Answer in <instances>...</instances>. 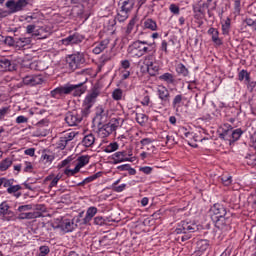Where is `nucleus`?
<instances>
[{
  "instance_id": "obj_51",
  "label": "nucleus",
  "mask_w": 256,
  "mask_h": 256,
  "mask_svg": "<svg viewBox=\"0 0 256 256\" xmlns=\"http://www.w3.org/2000/svg\"><path fill=\"white\" fill-rule=\"evenodd\" d=\"M245 85H247V89L250 90V93H253V89L256 88V81H251V78H249V80L246 81Z\"/></svg>"
},
{
  "instance_id": "obj_2",
  "label": "nucleus",
  "mask_w": 256,
  "mask_h": 256,
  "mask_svg": "<svg viewBox=\"0 0 256 256\" xmlns=\"http://www.w3.org/2000/svg\"><path fill=\"white\" fill-rule=\"evenodd\" d=\"M196 231H199V226H197L195 222L181 221L174 233L176 235H182L178 236L177 241H182V243H185V241H189L191 233H195Z\"/></svg>"
},
{
  "instance_id": "obj_33",
  "label": "nucleus",
  "mask_w": 256,
  "mask_h": 256,
  "mask_svg": "<svg viewBox=\"0 0 256 256\" xmlns=\"http://www.w3.org/2000/svg\"><path fill=\"white\" fill-rule=\"evenodd\" d=\"M148 120H149V118L147 117V115H145L143 113H136V121L142 127L145 126V123H147Z\"/></svg>"
},
{
  "instance_id": "obj_63",
  "label": "nucleus",
  "mask_w": 256,
  "mask_h": 256,
  "mask_svg": "<svg viewBox=\"0 0 256 256\" xmlns=\"http://www.w3.org/2000/svg\"><path fill=\"white\" fill-rule=\"evenodd\" d=\"M140 171H142V173H145V175H149L151 174V171H153V168L149 166H145V167H141Z\"/></svg>"
},
{
  "instance_id": "obj_25",
  "label": "nucleus",
  "mask_w": 256,
  "mask_h": 256,
  "mask_svg": "<svg viewBox=\"0 0 256 256\" xmlns=\"http://www.w3.org/2000/svg\"><path fill=\"white\" fill-rule=\"evenodd\" d=\"M103 175V172H97L96 174L85 178L82 182L78 183V187H83V185H87V183H91L95 181V179H99Z\"/></svg>"
},
{
  "instance_id": "obj_17",
  "label": "nucleus",
  "mask_w": 256,
  "mask_h": 256,
  "mask_svg": "<svg viewBox=\"0 0 256 256\" xmlns=\"http://www.w3.org/2000/svg\"><path fill=\"white\" fill-rule=\"evenodd\" d=\"M77 227V224L73 220L70 219H65L62 221L60 224V229L64 231V233H71Z\"/></svg>"
},
{
  "instance_id": "obj_53",
  "label": "nucleus",
  "mask_w": 256,
  "mask_h": 256,
  "mask_svg": "<svg viewBox=\"0 0 256 256\" xmlns=\"http://www.w3.org/2000/svg\"><path fill=\"white\" fill-rule=\"evenodd\" d=\"M94 225H105V218L103 216H98L94 218Z\"/></svg>"
},
{
  "instance_id": "obj_14",
  "label": "nucleus",
  "mask_w": 256,
  "mask_h": 256,
  "mask_svg": "<svg viewBox=\"0 0 256 256\" xmlns=\"http://www.w3.org/2000/svg\"><path fill=\"white\" fill-rule=\"evenodd\" d=\"M110 40L109 38H106L100 42H96L93 45V53L94 55H100V53H103L109 47Z\"/></svg>"
},
{
  "instance_id": "obj_44",
  "label": "nucleus",
  "mask_w": 256,
  "mask_h": 256,
  "mask_svg": "<svg viewBox=\"0 0 256 256\" xmlns=\"http://www.w3.org/2000/svg\"><path fill=\"white\" fill-rule=\"evenodd\" d=\"M135 23H136L135 18H132L126 28L127 35H131V32L133 31V28L135 27Z\"/></svg>"
},
{
  "instance_id": "obj_30",
  "label": "nucleus",
  "mask_w": 256,
  "mask_h": 256,
  "mask_svg": "<svg viewBox=\"0 0 256 256\" xmlns=\"http://www.w3.org/2000/svg\"><path fill=\"white\" fill-rule=\"evenodd\" d=\"M11 165H13V160H11V158L2 160L0 163V171H7Z\"/></svg>"
},
{
  "instance_id": "obj_61",
  "label": "nucleus",
  "mask_w": 256,
  "mask_h": 256,
  "mask_svg": "<svg viewBox=\"0 0 256 256\" xmlns=\"http://www.w3.org/2000/svg\"><path fill=\"white\" fill-rule=\"evenodd\" d=\"M37 26H35L34 24H30L26 27V33H28V35H31V33H35V29Z\"/></svg>"
},
{
  "instance_id": "obj_50",
  "label": "nucleus",
  "mask_w": 256,
  "mask_h": 256,
  "mask_svg": "<svg viewBox=\"0 0 256 256\" xmlns=\"http://www.w3.org/2000/svg\"><path fill=\"white\" fill-rule=\"evenodd\" d=\"M17 191H21V185H12L11 187L7 188V193L12 195V193H17Z\"/></svg>"
},
{
  "instance_id": "obj_36",
  "label": "nucleus",
  "mask_w": 256,
  "mask_h": 256,
  "mask_svg": "<svg viewBox=\"0 0 256 256\" xmlns=\"http://www.w3.org/2000/svg\"><path fill=\"white\" fill-rule=\"evenodd\" d=\"M112 98L114 101H121L123 99V90L117 88L112 92Z\"/></svg>"
},
{
  "instance_id": "obj_27",
  "label": "nucleus",
  "mask_w": 256,
  "mask_h": 256,
  "mask_svg": "<svg viewBox=\"0 0 256 256\" xmlns=\"http://www.w3.org/2000/svg\"><path fill=\"white\" fill-rule=\"evenodd\" d=\"M144 28L150 31H157V22L151 18L144 21Z\"/></svg>"
},
{
  "instance_id": "obj_23",
  "label": "nucleus",
  "mask_w": 256,
  "mask_h": 256,
  "mask_svg": "<svg viewBox=\"0 0 256 256\" xmlns=\"http://www.w3.org/2000/svg\"><path fill=\"white\" fill-rule=\"evenodd\" d=\"M82 145L84 147H92L93 145H95V135L91 133L85 135L82 140Z\"/></svg>"
},
{
  "instance_id": "obj_32",
  "label": "nucleus",
  "mask_w": 256,
  "mask_h": 256,
  "mask_svg": "<svg viewBox=\"0 0 256 256\" xmlns=\"http://www.w3.org/2000/svg\"><path fill=\"white\" fill-rule=\"evenodd\" d=\"M161 81H165L166 83L173 84L175 83V77L171 73H164L159 77Z\"/></svg>"
},
{
  "instance_id": "obj_56",
  "label": "nucleus",
  "mask_w": 256,
  "mask_h": 256,
  "mask_svg": "<svg viewBox=\"0 0 256 256\" xmlns=\"http://www.w3.org/2000/svg\"><path fill=\"white\" fill-rule=\"evenodd\" d=\"M23 83L24 85H30V87H32V83H33V76H26L23 78Z\"/></svg>"
},
{
  "instance_id": "obj_40",
  "label": "nucleus",
  "mask_w": 256,
  "mask_h": 256,
  "mask_svg": "<svg viewBox=\"0 0 256 256\" xmlns=\"http://www.w3.org/2000/svg\"><path fill=\"white\" fill-rule=\"evenodd\" d=\"M69 144V142L66 140V138L64 136L60 137L59 141H58V149H61V151H63L65 149V147H67V145Z\"/></svg>"
},
{
  "instance_id": "obj_37",
  "label": "nucleus",
  "mask_w": 256,
  "mask_h": 256,
  "mask_svg": "<svg viewBox=\"0 0 256 256\" xmlns=\"http://www.w3.org/2000/svg\"><path fill=\"white\" fill-rule=\"evenodd\" d=\"M231 29V19H227L224 24H222V33L223 35H229Z\"/></svg>"
},
{
  "instance_id": "obj_6",
  "label": "nucleus",
  "mask_w": 256,
  "mask_h": 256,
  "mask_svg": "<svg viewBox=\"0 0 256 256\" xmlns=\"http://www.w3.org/2000/svg\"><path fill=\"white\" fill-rule=\"evenodd\" d=\"M121 125H123L121 118H112L109 123L104 124L99 129V135L102 137H109V135H111V133H115V131H117L118 127H121Z\"/></svg>"
},
{
  "instance_id": "obj_1",
  "label": "nucleus",
  "mask_w": 256,
  "mask_h": 256,
  "mask_svg": "<svg viewBox=\"0 0 256 256\" xmlns=\"http://www.w3.org/2000/svg\"><path fill=\"white\" fill-rule=\"evenodd\" d=\"M88 80V77H84V79L78 84H66L64 86L57 87L51 91V97L59 99L62 95H71V93L74 97H81V95L87 91V87L84 85Z\"/></svg>"
},
{
  "instance_id": "obj_21",
  "label": "nucleus",
  "mask_w": 256,
  "mask_h": 256,
  "mask_svg": "<svg viewBox=\"0 0 256 256\" xmlns=\"http://www.w3.org/2000/svg\"><path fill=\"white\" fill-rule=\"evenodd\" d=\"M184 100H185V96H183V94H177L172 100L173 109H175L176 111H179V107L183 105Z\"/></svg>"
},
{
  "instance_id": "obj_38",
  "label": "nucleus",
  "mask_w": 256,
  "mask_h": 256,
  "mask_svg": "<svg viewBox=\"0 0 256 256\" xmlns=\"http://www.w3.org/2000/svg\"><path fill=\"white\" fill-rule=\"evenodd\" d=\"M221 181L225 187H229V185H231V183H233V177H231L229 175H222Z\"/></svg>"
},
{
  "instance_id": "obj_54",
  "label": "nucleus",
  "mask_w": 256,
  "mask_h": 256,
  "mask_svg": "<svg viewBox=\"0 0 256 256\" xmlns=\"http://www.w3.org/2000/svg\"><path fill=\"white\" fill-rule=\"evenodd\" d=\"M241 135H243V131H241V129H236L232 132V138L237 141V139H239V137H241Z\"/></svg>"
},
{
  "instance_id": "obj_13",
  "label": "nucleus",
  "mask_w": 256,
  "mask_h": 256,
  "mask_svg": "<svg viewBox=\"0 0 256 256\" xmlns=\"http://www.w3.org/2000/svg\"><path fill=\"white\" fill-rule=\"evenodd\" d=\"M84 39L83 35L75 33L62 39V44L66 47H68V45H79V43H82Z\"/></svg>"
},
{
  "instance_id": "obj_11",
  "label": "nucleus",
  "mask_w": 256,
  "mask_h": 256,
  "mask_svg": "<svg viewBox=\"0 0 256 256\" xmlns=\"http://www.w3.org/2000/svg\"><path fill=\"white\" fill-rule=\"evenodd\" d=\"M157 95L164 107L171 103V94L165 86H158Z\"/></svg>"
},
{
  "instance_id": "obj_26",
  "label": "nucleus",
  "mask_w": 256,
  "mask_h": 256,
  "mask_svg": "<svg viewBox=\"0 0 256 256\" xmlns=\"http://www.w3.org/2000/svg\"><path fill=\"white\" fill-rule=\"evenodd\" d=\"M193 11L195 13V19H203L205 17V9L201 5L197 4L193 6Z\"/></svg>"
},
{
  "instance_id": "obj_35",
  "label": "nucleus",
  "mask_w": 256,
  "mask_h": 256,
  "mask_svg": "<svg viewBox=\"0 0 256 256\" xmlns=\"http://www.w3.org/2000/svg\"><path fill=\"white\" fill-rule=\"evenodd\" d=\"M119 149V144L117 142H112L108 146L105 147L104 152L105 153H114V151H117Z\"/></svg>"
},
{
  "instance_id": "obj_55",
  "label": "nucleus",
  "mask_w": 256,
  "mask_h": 256,
  "mask_svg": "<svg viewBox=\"0 0 256 256\" xmlns=\"http://www.w3.org/2000/svg\"><path fill=\"white\" fill-rule=\"evenodd\" d=\"M169 10L174 15H179V6H177V4H171L170 7H169Z\"/></svg>"
},
{
  "instance_id": "obj_28",
  "label": "nucleus",
  "mask_w": 256,
  "mask_h": 256,
  "mask_svg": "<svg viewBox=\"0 0 256 256\" xmlns=\"http://www.w3.org/2000/svg\"><path fill=\"white\" fill-rule=\"evenodd\" d=\"M0 69H2V71H11V60L7 58L0 59Z\"/></svg>"
},
{
  "instance_id": "obj_29",
  "label": "nucleus",
  "mask_w": 256,
  "mask_h": 256,
  "mask_svg": "<svg viewBox=\"0 0 256 256\" xmlns=\"http://www.w3.org/2000/svg\"><path fill=\"white\" fill-rule=\"evenodd\" d=\"M176 72L178 73V75H182L183 77H187V75H189V69H187V67H185V65L181 63L177 64Z\"/></svg>"
},
{
  "instance_id": "obj_39",
  "label": "nucleus",
  "mask_w": 256,
  "mask_h": 256,
  "mask_svg": "<svg viewBox=\"0 0 256 256\" xmlns=\"http://www.w3.org/2000/svg\"><path fill=\"white\" fill-rule=\"evenodd\" d=\"M245 163L247 165H250L251 167H254L256 165V156L255 155H248L245 157Z\"/></svg>"
},
{
  "instance_id": "obj_59",
  "label": "nucleus",
  "mask_w": 256,
  "mask_h": 256,
  "mask_svg": "<svg viewBox=\"0 0 256 256\" xmlns=\"http://www.w3.org/2000/svg\"><path fill=\"white\" fill-rule=\"evenodd\" d=\"M141 103L144 107H148L149 103H151V98L149 97V95H145Z\"/></svg>"
},
{
  "instance_id": "obj_46",
  "label": "nucleus",
  "mask_w": 256,
  "mask_h": 256,
  "mask_svg": "<svg viewBox=\"0 0 256 256\" xmlns=\"http://www.w3.org/2000/svg\"><path fill=\"white\" fill-rule=\"evenodd\" d=\"M4 43L6 45H9V47L16 46L17 47V40H14L13 37L7 36L4 40Z\"/></svg>"
},
{
  "instance_id": "obj_24",
  "label": "nucleus",
  "mask_w": 256,
  "mask_h": 256,
  "mask_svg": "<svg viewBox=\"0 0 256 256\" xmlns=\"http://www.w3.org/2000/svg\"><path fill=\"white\" fill-rule=\"evenodd\" d=\"M31 37H21L16 39V47L19 49H23V47H27V45H31Z\"/></svg>"
},
{
  "instance_id": "obj_41",
  "label": "nucleus",
  "mask_w": 256,
  "mask_h": 256,
  "mask_svg": "<svg viewBox=\"0 0 256 256\" xmlns=\"http://www.w3.org/2000/svg\"><path fill=\"white\" fill-rule=\"evenodd\" d=\"M79 171H81V168L76 165L74 169H66L64 173L67 175V177H71L73 175H76V173H79Z\"/></svg>"
},
{
  "instance_id": "obj_4",
  "label": "nucleus",
  "mask_w": 256,
  "mask_h": 256,
  "mask_svg": "<svg viewBox=\"0 0 256 256\" xmlns=\"http://www.w3.org/2000/svg\"><path fill=\"white\" fill-rule=\"evenodd\" d=\"M99 95H101V90H99V88L94 87L91 89L90 93L86 96L83 102V115H89V113H91V107L95 105V102L97 101V97Z\"/></svg>"
},
{
  "instance_id": "obj_57",
  "label": "nucleus",
  "mask_w": 256,
  "mask_h": 256,
  "mask_svg": "<svg viewBox=\"0 0 256 256\" xmlns=\"http://www.w3.org/2000/svg\"><path fill=\"white\" fill-rule=\"evenodd\" d=\"M42 159H43V161H46V163H51V161H53V159H55V156L49 155V154H43Z\"/></svg>"
},
{
  "instance_id": "obj_42",
  "label": "nucleus",
  "mask_w": 256,
  "mask_h": 256,
  "mask_svg": "<svg viewBox=\"0 0 256 256\" xmlns=\"http://www.w3.org/2000/svg\"><path fill=\"white\" fill-rule=\"evenodd\" d=\"M43 83V77L41 75L32 76V87L35 85H41Z\"/></svg>"
},
{
  "instance_id": "obj_18",
  "label": "nucleus",
  "mask_w": 256,
  "mask_h": 256,
  "mask_svg": "<svg viewBox=\"0 0 256 256\" xmlns=\"http://www.w3.org/2000/svg\"><path fill=\"white\" fill-rule=\"evenodd\" d=\"M39 217H43V213L37 212H23L18 215V219L23 221L25 219H39Z\"/></svg>"
},
{
  "instance_id": "obj_31",
  "label": "nucleus",
  "mask_w": 256,
  "mask_h": 256,
  "mask_svg": "<svg viewBox=\"0 0 256 256\" xmlns=\"http://www.w3.org/2000/svg\"><path fill=\"white\" fill-rule=\"evenodd\" d=\"M251 78V74L247 72V70H241L238 73V81H244V83H247L249 79Z\"/></svg>"
},
{
  "instance_id": "obj_7",
  "label": "nucleus",
  "mask_w": 256,
  "mask_h": 256,
  "mask_svg": "<svg viewBox=\"0 0 256 256\" xmlns=\"http://www.w3.org/2000/svg\"><path fill=\"white\" fill-rule=\"evenodd\" d=\"M66 63L70 71H77L85 63V55L81 52H77L66 57Z\"/></svg>"
},
{
  "instance_id": "obj_47",
  "label": "nucleus",
  "mask_w": 256,
  "mask_h": 256,
  "mask_svg": "<svg viewBox=\"0 0 256 256\" xmlns=\"http://www.w3.org/2000/svg\"><path fill=\"white\" fill-rule=\"evenodd\" d=\"M61 174H58V175H56L53 179H52V181H51V183H50V185H49V188L50 189H53V187H57V183H59V181H61Z\"/></svg>"
},
{
  "instance_id": "obj_58",
  "label": "nucleus",
  "mask_w": 256,
  "mask_h": 256,
  "mask_svg": "<svg viewBox=\"0 0 256 256\" xmlns=\"http://www.w3.org/2000/svg\"><path fill=\"white\" fill-rule=\"evenodd\" d=\"M246 24L249 25V27H253L254 31H256V19L247 18Z\"/></svg>"
},
{
  "instance_id": "obj_45",
  "label": "nucleus",
  "mask_w": 256,
  "mask_h": 256,
  "mask_svg": "<svg viewBox=\"0 0 256 256\" xmlns=\"http://www.w3.org/2000/svg\"><path fill=\"white\" fill-rule=\"evenodd\" d=\"M31 209H33V205L26 204V205L19 206L17 211L18 213H25V211H31Z\"/></svg>"
},
{
  "instance_id": "obj_64",
  "label": "nucleus",
  "mask_w": 256,
  "mask_h": 256,
  "mask_svg": "<svg viewBox=\"0 0 256 256\" xmlns=\"http://www.w3.org/2000/svg\"><path fill=\"white\" fill-rule=\"evenodd\" d=\"M27 121H28V119L25 116H18L16 118V123H18V124L27 123Z\"/></svg>"
},
{
  "instance_id": "obj_9",
  "label": "nucleus",
  "mask_w": 256,
  "mask_h": 256,
  "mask_svg": "<svg viewBox=\"0 0 256 256\" xmlns=\"http://www.w3.org/2000/svg\"><path fill=\"white\" fill-rule=\"evenodd\" d=\"M82 111L83 109H81V111L68 112L65 117L67 125L70 127H77V125L83 121V117H87Z\"/></svg>"
},
{
  "instance_id": "obj_8",
  "label": "nucleus",
  "mask_w": 256,
  "mask_h": 256,
  "mask_svg": "<svg viewBox=\"0 0 256 256\" xmlns=\"http://www.w3.org/2000/svg\"><path fill=\"white\" fill-rule=\"evenodd\" d=\"M147 42L145 41H135L128 47V53L132 57H143L145 53H149V47L146 46Z\"/></svg>"
},
{
  "instance_id": "obj_60",
  "label": "nucleus",
  "mask_w": 256,
  "mask_h": 256,
  "mask_svg": "<svg viewBox=\"0 0 256 256\" xmlns=\"http://www.w3.org/2000/svg\"><path fill=\"white\" fill-rule=\"evenodd\" d=\"M121 67H122V69L127 70L131 67V62L129 60H122Z\"/></svg>"
},
{
  "instance_id": "obj_15",
  "label": "nucleus",
  "mask_w": 256,
  "mask_h": 256,
  "mask_svg": "<svg viewBox=\"0 0 256 256\" xmlns=\"http://www.w3.org/2000/svg\"><path fill=\"white\" fill-rule=\"evenodd\" d=\"M112 161L114 165H117L125 163V161H131V158L127 157V151H119L112 155Z\"/></svg>"
},
{
  "instance_id": "obj_19",
  "label": "nucleus",
  "mask_w": 256,
  "mask_h": 256,
  "mask_svg": "<svg viewBox=\"0 0 256 256\" xmlns=\"http://www.w3.org/2000/svg\"><path fill=\"white\" fill-rule=\"evenodd\" d=\"M203 133L201 131H198L194 134L190 133V132H186L184 135L185 137H192L194 139V141H196V143H203L204 141H210L209 138L207 137H203Z\"/></svg>"
},
{
  "instance_id": "obj_62",
  "label": "nucleus",
  "mask_w": 256,
  "mask_h": 256,
  "mask_svg": "<svg viewBox=\"0 0 256 256\" xmlns=\"http://www.w3.org/2000/svg\"><path fill=\"white\" fill-rule=\"evenodd\" d=\"M3 179V187H11L13 185V179L7 180V178H2Z\"/></svg>"
},
{
  "instance_id": "obj_48",
  "label": "nucleus",
  "mask_w": 256,
  "mask_h": 256,
  "mask_svg": "<svg viewBox=\"0 0 256 256\" xmlns=\"http://www.w3.org/2000/svg\"><path fill=\"white\" fill-rule=\"evenodd\" d=\"M7 211H9V204H7V202H2L0 204L1 215H7Z\"/></svg>"
},
{
  "instance_id": "obj_49",
  "label": "nucleus",
  "mask_w": 256,
  "mask_h": 256,
  "mask_svg": "<svg viewBox=\"0 0 256 256\" xmlns=\"http://www.w3.org/2000/svg\"><path fill=\"white\" fill-rule=\"evenodd\" d=\"M127 187V184H121L119 186H111L112 191H115V193H121L125 191Z\"/></svg>"
},
{
  "instance_id": "obj_10",
  "label": "nucleus",
  "mask_w": 256,
  "mask_h": 256,
  "mask_svg": "<svg viewBox=\"0 0 256 256\" xmlns=\"http://www.w3.org/2000/svg\"><path fill=\"white\" fill-rule=\"evenodd\" d=\"M29 1L30 0H8L6 7L9 9L10 13H19V11H23V9L29 5Z\"/></svg>"
},
{
  "instance_id": "obj_12",
  "label": "nucleus",
  "mask_w": 256,
  "mask_h": 256,
  "mask_svg": "<svg viewBox=\"0 0 256 256\" xmlns=\"http://www.w3.org/2000/svg\"><path fill=\"white\" fill-rule=\"evenodd\" d=\"M210 249L211 244H209V240H199L196 243L195 255H208Z\"/></svg>"
},
{
  "instance_id": "obj_16",
  "label": "nucleus",
  "mask_w": 256,
  "mask_h": 256,
  "mask_svg": "<svg viewBox=\"0 0 256 256\" xmlns=\"http://www.w3.org/2000/svg\"><path fill=\"white\" fill-rule=\"evenodd\" d=\"M154 63L155 56L153 54L145 56L144 65L147 67V71L150 73V75H155V68L153 67Z\"/></svg>"
},
{
  "instance_id": "obj_43",
  "label": "nucleus",
  "mask_w": 256,
  "mask_h": 256,
  "mask_svg": "<svg viewBox=\"0 0 256 256\" xmlns=\"http://www.w3.org/2000/svg\"><path fill=\"white\" fill-rule=\"evenodd\" d=\"M78 133L77 132H66L62 136L66 138V141L69 143L70 141H73L75 137H77Z\"/></svg>"
},
{
  "instance_id": "obj_5",
  "label": "nucleus",
  "mask_w": 256,
  "mask_h": 256,
  "mask_svg": "<svg viewBox=\"0 0 256 256\" xmlns=\"http://www.w3.org/2000/svg\"><path fill=\"white\" fill-rule=\"evenodd\" d=\"M210 211L216 216V227L227 225V209L223 207V204H214Z\"/></svg>"
},
{
  "instance_id": "obj_52",
  "label": "nucleus",
  "mask_w": 256,
  "mask_h": 256,
  "mask_svg": "<svg viewBox=\"0 0 256 256\" xmlns=\"http://www.w3.org/2000/svg\"><path fill=\"white\" fill-rule=\"evenodd\" d=\"M39 251H40L39 256H45V255H49V252L51 250L49 249V246H41L39 248Z\"/></svg>"
},
{
  "instance_id": "obj_3",
  "label": "nucleus",
  "mask_w": 256,
  "mask_h": 256,
  "mask_svg": "<svg viewBox=\"0 0 256 256\" xmlns=\"http://www.w3.org/2000/svg\"><path fill=\"white\" fill-rule=\"evenodd\" d=\"M122 1V6L120 7V10H118V13L113 20V23L115 21H119V23H123L124 21H127L129 19V13H131L134 5H135V0H121Z\"/></svg>"
},
{
  "instance_id": "obj_20",
  "label": "nucleus",
  "mask_w": 256,
  "mask_h": 256,
  "mask_svg": "<svg viewBox=\"0 0 256 256\" xmlns=\"http://www.w3.org/2000/svg\"><path fill=\"white\" fill-rule=\"evenodd\" d=\"M97 215V207H90L88 208L87 212H86V216L83 219V225H87L88 223L91 222V219H93V216Z\"/></svg>"
},
{
  "instance_id": "obj_22",
  "label": "nucleus",
  "mask_w": 256,
  "mask_h": 256,
  "mask_svg": "<svg viewBox=\"0 0 256 256\" xmlns=\"http://www.w3.org/2000/svg\"><path fill=\"white\" fill-rule=\"evenodd\" d=\"M208 35H211L213 43L215 45H223V41L219 39V31L215 28H210L208 30Z\"/></svg>"
},
{
  "instance_id": "obj_34",
  "label": "nucleus",
  "mask_w": 256,
  "mask_h": 256,
  "mask_svg": "<svg viewBox=\"0 0 256 256\" xmlns=\"http://www.w3.org/2000/svg\"><path fill=\"white\" fill-rule=\"evenodd\" d=\"M89 159V155L80 156L78 157V163L76 165L81 169L82 167H85V165H88Z\"/></svg>"
}]
</instances>
